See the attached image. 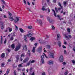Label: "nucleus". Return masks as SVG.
Masks as SVG:
<instances>
[{
    "mask_svg": "<svg viewBox=\"0 0 75 75\" xmlns=\"http://www.w3.org/2000/svg\"><path fill=\"white\" fill-rule=\"evenodd\" d=\"M36 23H38L39 24H40V25H42V21L40 19H38L37 20H36Z\"/></svg>",
    "mask_w": 75,
    "mask_h": 75,
    "instance_id": "obj_1",
    "label": "nucleus"
},
{
    "mask_svg": "<svg viewBox=\"0 0 75 75\" xmlns=\"http://www.w3.org/2000/svg\"><path fill=\"white\" fill-rule=\"evenodd\" d=\"M54 53H52L51 52L50 53H49V58H54Z\"/></svg>",
    "mask_w": 75,
    "mask_h": 75,
    "instance_id": "obj_2",
    "label": "nucleus"
},
{
    "mask_svg": "<svg viewBox=\"0 0 75 75\" xmlns=\"http://www.w3.org/2000/svg\"><path fill=\"white\" fill-rule=\"evenodd\" d=\"M21 44H19L18 45H17L16 46V48L15 49V51H18L20 49V47H21Z\"/></svg>",
    "mask_w": 75,
    "mask_h": 75,
    "instance_id": "obj_3",
    "label": "nucleus"
},
{
    "mask_svg": "<svg viewBox=\"0 0 75 75\" xmlns=\"http://www.w3.org/2000/svg\"><path fill=\"white\" fill-rule=\"evenodd\" d=\"M19 20V18L16 17L15 18V19H14V22L15 23H18V22Z\"/></svg>",
    "mask_w": 75,
    "mask_h": 75,
    "instance_id": "obj_4",
    "label": "nucleus"
},
{
    "mask_svg": "<svg viewBox=\"0 0 75 75\" xmlns=\"http://www.w3.org/2000/svg\"><path fill=\"white\" fill-rule=\"evenodd\" d=\"M41 61L42 64H44V56L42 55L41 56Z\"/></svg>",
    "mask_w": 75,
    "mask_h": 75,
    "instance_id": "obj_5",
    "label": "nucleus"
},
{
    "mask_svg": "<svg viewBox=\"0 0 75 75\" xmlns=\"http://www.w3.org/2000/svg\"><path fill=\"white\" fill-rule=\"evenodd\" d=\"M59 59L60 62H62L64 61V57H63V56L61 55L60 56Z\"/></svg>",
    "mask_w": 75,
    "mask_h": 75,
    "instance_id": "obj_6",
    "label": "nucleus"
},
{
    "mask_svg": "<svg viewBox=\"0 0 75 75\" xmlns=\"http://www.w3.org/2000/svg\"><path fill=\"white\" fill-rule=\"evenodd\" d=\"M58 5L59 6H60L61 8H58V10H61V9H62L63 8V7L61 5V3H58Z\"/></svg>",
    "mask_w": 75,
    "mask_h": 75,
    "instance_id": "obj_7",
    "label": "nucleus"
},
{
    "mask_svg": "<svg viewBox=\"0 0 75 75\" xmlns=\"http://www.w3.org/2000/svg\"><path fill=\"white\" fill-rule=\"evenodd\" d=\"M28 60H29V58L28 57H27L26 59H24L23 61V63H25V62H27Z\"/></svg>",
    "mask_w": 75,
    "mask_h": 75,
    "instance_id": "obj_8",
    "label": "nucleus"
},
{
    "mask_svg": "<svg viewBox=\"0 0 75 75\" xmlns=\"http://www.w3.org/2000/svg\"><path fill=\"white\" fill-rule=\"evenodd\" d=\"M42 51V47L40 46L38 49V51L39 52H40Z\"/></svg>",
    "mask_w": 75,
    "mask_h": 75,
    "instance_id": "obj_9",
    "label": "nucleus"
},
{
    "mask_svg": "<svg viewBox=\"0 0 75 75\" xmlns=\"http://www.w3.org/2000/svg\"><path fill=\"white\" fill-rule=\"evenodd\" d=\"M47 20L49 21V23H52V22L53 21L52 20L50 19V17H47Z\"/></svg>",
    "mask_w": 75,
    "mask_h": 75,
    "instance_id": "obj_10",
    "label": "nucleus"
},
{
    "mask_svg": "<svg viewBox=\"0 0 75 75\" xmlns=\"http://www.w3.org/2000/svg\"><path fill=\"white\" fill-rule=\"evenodd\" d=\"M26 36L28 37H32V34L31 33L28 34H27Z\"/></svg>",
    "mask_w": 75,
    "mask_h": 75,
    "instance_id": "obj_11",
    "label": "nucleus"
},
{
    "mask_svg": "<svg viewBox=\"0 0 75 75\" xmlns=\"http://www.w3.org/2000/svg\"><path fill=\"white\" fill-rule=\"evenodd\" d=\"M61 38V35L60 34H59L57 35V40H59Z\"/></svg>",
    "mask_w": 75,
    "mask_h": 75,
    "instance_id": "obj_12",
    "label": "nucleus"
},
{
    "mask_svg": "<svg viewBox=\"0 0 75 75\" xmlns=\"http://www.w3.org/2000/svg\"><path fill=\"white\" fill-rule=\"evenodd\" d=\"M57 44L59 47H61V42H60L59 40L57 43Z\"/></svg>",
    "mask_w": 75,
    "mask_h": 75,
    "instance_id": "obj_13",
    "label": "nucleus"
},
{
    "mask_svg": "<svg viewBox=\"0 0 75 75\" xmlns=\"http://www.w3.org/2000/svg\"><path fill=\"white\" fill-rule=\"evenodd\" d=\"M53 64V61L50 60L49 61L48 64L49 65H51V64Z\"/></svg>",
    "mask_w": 75,
    "mask_h": 75,
    "instance_id": "obj_14",
    "label": "nucleus"
},
{
    "mask_svg": "<svg viewBox=\"0 0 75 75\" xmlns=\"http://www.w3.org/2000/svg\"><path fill=\"white\" fill-rule=\"evenodd\" d=\"M19 30H20L21 32V33H24L25 32V31H24V30H23V29L22 28H19Z\"/></svg>",
    "mask_w": 75,
    "mask_h": 75,
    "instance_id": "obj_15",
    "label": "nucleus"
},
{
    "mask_svg": "<svg viewBox=\"0 0 75 75\" xmlns=\"http://www.w3.org/2000/svg\"><path fill=\"white\" fill-rule=\"evenodd\" d=\"M24 39L25 41L27 42V36L25 35H24Z\"/></svg>",
    "mask_w": 75,
    "mask_h": 75,
    "instance_id": "obj_16",
    "label": "nucleus"
},
{
    "mask_svg": "<svg viewBox=\"0 0 75 75\" xmlns=\"http://www.w3.org/2000/svg\"><path fill=\"white\" fill-rule=\"evenodd\" d=\"M9 19L10 20V21H13V20H14V19L13 18V17L10 16L9 17Z\"/></svg>",
    "mask_w": 75,
    "mask_h": 75,
    "instance_id": "obj_17",
    "label": "nucleus"
},
{
    "mask_svg": "<svg viewBox=\"0 0 75 75\" xmlns=\"http://www.w3.org/2000/svg\"><path fill=\"white\" fill-rule=\"evenodd\" d=\"M0 43L1 44H3V36H2L1 37Z\"/></svg>",
    "mask_w": 75,
    "mask_h": 75,
    "instance_id": "obj_18",
    "label": "nucleus"
},
{
    "mask_svg": "<svg viewBox=\"0 0 75 75\" xmlns=\"http://www.w3.org/2000/svg\"><path fill=\"white\" fill-rule=\"evenodd\" d=\"M5 57V54L4 53H3L1 55V57L2 58H4V57Z\"/></svg>",
    "mask_w": 75,
    "mask_h": 75,
    "instance_id": "obj_19",
    "label": "nucleus"
},
{
    "mask_svg": "<svg viewBox=\"0 0 75 75\" xmlns=\"http://www.w3.org/2000/svg\"><path fill=\"white\" fill-rule=\"evenodd\" d=\"M11 48L14 49L15 48V45H14V44H13L11 45Z\"/></svg>",
    "mask_w": 75,
    "mask_h": 75,
    "instance_id": "obj_20",
    "label": "nucleus"
},
{
    "mask_svg": "<svg viewBox=\"0 0 75 75\" xmlns=\"http://www.w3.org/2000/svg\"><path fill=\"white\" fill-rule=\"evenodd\" d=\"M23 50H24V48H25V50H26V51H27V45H25V46H24L23 47Z\"/></svg>",
    "mask_w": 75,
    "mask_h": 75,
    "instance_id": "obj_21",
    "label": "nucleus"
},
{
    "mask_svg": "<svg viewBox=\"0 0 75 75\" xmlns=\"http://www.w3.org/2000/svg\"><path fill=\"white\" fill-rule=\"evenodd\" d=\"M52 10L53 11V12L54 13V15L55 17H56L57 15H56V13H55V11H54V9H52Z\"/></svg>",
    "mask_w": 75,
    "mask_h": 75,
    "instance_id": "obj_22",
    "label": "nucleus"
},
{
    "mask_svg": "<svg viewBox=\"0 0 75 75\" xmlns=\"http://www.w3.org/2000/svg\"><path fill=\"white\" fill-rule=\"evenodd\" d=\"M9 72H10V69H8L6 72V75H8V74Z\"/></svg>",
    "mask_w": 75,
    "mask_h": 75,
    "instance_id": "obj_23",
    "label": "nucleus"
},
{
    "mask_svg": "<svg viewBox=\"0 0 75 75\" xmlns=\"http://www.w3.org/2000/svg\"><path fill=\"white\" fill-rule=\"evenodd\" d=\"M57 17H58V18L59 19V20L61 21V20H64V18H60V16H59L57 15Z\"/></svg>",
    "mask_w": 75,
    "mask_h": 75,
    "instance_id": "obj_24",
    "label": "nucleus"
},
{
    "mask_svg": "<svg viewBox=\"0 0 75 75\" xmlns=\"http://www.w3.org/2000/svg\"><path fill=\"white\" fill-rule=\"evenodd\" d=\"M42 9V10H43V11H45V10H47V9L45 8V6H43Z\"/></svg>",
    "mask_w": 75,
    "mask_h": 75,
    "instance_id": "obj_25",
    "label": "nucleus"
},
{
    "mask_svg": "<svg viewBox=\"0 0 75 75\" xmlns=\"http://www.w3.org/2000/svg\"><path fill=\"white\" fill-rule=\"evenodd\" d=\"M35 47H33V49H32V52H33V53H35Z\"/></svg>",
    "mask_w": 75,
    "mask_h": 75,
    "instance_id": "obj_26",
    "label": "nucleus"
},
{
    "mask_svg": "<svg viewBox=\"0 0 75 75\" xmlns=\"http://www.w3.org/2000/svg\"><path fill=\"white\" fill-rule=\"evenodd\" d=\"M1 29H2V30H3V29H4V26L3 25V24H2L1 25Z\"/></svg>",
    "mask_w": 75,
    "mask_h": 75,
    "instance_id": "obj_27",
    "label": "nucleus"
},
{
    "mask_svg": "<svg viewBox=\"0 0 75 75\" xmlns=\"http://www.w3.org/2000/svg\"><path fill=\"white\" fill-rule=\"evenodd\" d=\"M28 29H29L30 30H31V29H32V26H28Z\"/></svg>",
    "mask_w": 75,
    "mask_h": 75,
    "instance_id": "obj_28",
    "label": "nucleus"
},
{
    "mask_svg": "<svg viewBox=\"0 0 75 75\" xmlns=\"http://www.w3.org/2000/svg\"><path fill=\"white\" fill-rule=\"evenodd\" d=\"M67 32H68V33H69L71 32V30L69 28H68L67 29Z\"/></svg>",
    "mask_w": 75,
    "mask_h": 75,
    "instance_id": "obj_29",
    "label": "nucleus"
},
{
    "mask_svg": "<svg viewBox=\"0 0 75 75\" xmlns=\"http://www.w3.org/2000/svg\"><path fill=\"white\" fill-rule=\"evenodd\" d=\"M64 3V7H66V6H67V2H65V1H64L63 2Z\"/></svg>",
    "mask_w": 75,
    "mask_h": 75,
    "instance_id": "obj_30",
    "label": "nucleus"
},
{
    "mask_svg": "<svg viewBox=\"0 0 75 75\" xmlns=\"http://www.w3.org/2000/svg\"><path fill=\"white\" fill-rule=\"evenodd\" d=\"M19 55H17L16 56V58L17 60H18H18H19Z\"/></svg>",
    "mask_w": 75,
    "mask_h": 75,
    "instance_id": "obj_31",
    "label": "nucleus"
},
{
    "mask_svg": "<svg viewBox=\"0 0 75 75\" xmlns=\"http://www.w3.org/2000/svg\"><path fill=\"white\" fill-rule=\"evenodd\" d=\"M50 47L51 46L50 45H47V49H50Z\"/></svg>",
    "mask_w": 75,
    "mask_h": 75,
    "instance_id": "obj_32",
    "label": "nucleus"
},
{
    "mask_svg": "<svg viewBox=\"0 0 75 75\" xmlns=\"http://www.w3.org/2000/svg\"><path fill=\"white\" fill-rule=\"evenodd\" d=\"M10 40H11V41H13V40H14V38L13 36H11V38H10Z\"/></svg>",
    "mask_w": 75,
    "mask_h": 75,
    "instance_id": "obj_33",
    "label": "nucleus"
},
{
    "mask_svg": "<svg viewBox=\"0 0 75 75\" xmlns=\"http://www.w3.org/2000/svg\"><path fill=\"white\" fill-rule=\"evenodd\" d=\"M6 51H8V52H10V51H11V49H6Z\"/></svg>",
    "mask_w": 75,
    "mask_h": 75,
    "instance_id": "obj_34",
    "label": "nucleus"
},
{
    "mask_svg": "<svg viewBox=\"0 0 75 75\" xmlns=\"http://www.w3.org/2000/svg\"><path fill=\"white\" fill-rule=\"evenodd\" d=\"M68 74V71H67L64 73V75H67Z\"/></svg>",
    "mask_w": 75,
    "mask_h": 75,
    "instance_id": "obj_35",
    "label": "nucleus"
},
{
    "mask_svg": "<svg viewBox=\"0 0 75 75\" xmlns=\"http://www.w3.org/2000/svg\"><path fill=\"white\" fill-rule=\"evenodd\" d=\"M57 9L58 8H56V7H55V10L56 11V13H58V12Z\"/></svg>",
    "mask_w": 75,
    "mask_h": 75,
    "instance_id": "obj_36",
    "label": "nucleus"
},
{
    "mask_svg": "<svg viewBox=\"0 0 75 75\" xmlns=\"http://www.w3.org/2000/svg\"><path fill=\"white\" fill-rule=\"evenodd\" d=\"M30 40H31V41H33L34 40H35V38L34 37H32L30 38Z\"/></svg>",
    "mask_w": 75,
    "mask_h": 75,
    "instance_id": "obj_37",
    "label": "nucleus"
},
{
    "mask_svg": "<svg viewBox=\"0 0 75 75\" xmlns=\"http://www.w3.org/2000/svg\"><path fill=\"white\" fill-rule=\"evenodd\" d=\"M27 8L28 11H29V12L31 11V8Z\"/></svg>",
    "mask_w": 75,
    "mask_h": 75,
    "instance_id": "obj_38",
    "label": "nucleus"
},
{
    "mask_svg": "<svg viewBox=\"0 0 75 75\" xmlns=\"http://www.w3.org/2000/svg\"><path fill=\"white\" fill-rule=\"evenodd\" d=\"M31 63V61H30L27 64V65L29 66L30 65V63Z\"/></svg>",
    "mask_w": 75,
    "mask_h": 75,
    "instance_id": "obj_39",
    "label": "nucleus"
},
{
    "mask_svg": "<svg viewBox=\"0 0 75 75\" xmlns=\"http://www.w3.org/2000/svg\"><path fill=\"white\" fill-rule=\"evenodd\" d=\"M4 65H5V64L3 63L1 64V67H4Z\"/></svg>",
    "mask_w": 75,
    "mask_h": 75,
    "instance_id": "obj_40",
    "label": "nucleus"
},
{
    "mask_svg": "<svg viewBox=\"0 0 75 75\" xmlns=\"http://www.w3.org/2000/svg\"><path fill=\"white\" fill-rule=\"evenodd\" d=\"M9 32H11V31H12V28H9Z\"/></svg>",
    "mask_w": 75,
    "mask_h": 75,
    "instance_id": "obj_41",
    "label": "nucleus"
},
{
    "mask_svg": "<svg viewBox=\"0 0 75 75\" xmlns=\"http://www.w3.org/2000/svg\"><path fill=\"white\" fill-rule=\"evenodd\" d=\"M18 67L19 68H20V67H23V66H22L21 64H20L18 65Z\"/></svg>",
    "mask_w": 75,
    "mask_h": 75,
    "instance_id": "obj_42",
    "label": "nucleus"
},
{
    "mask_svg": "<svg viewBox=\"0 0 75 75\" xmlns=\"http://www.w3.org/2000/svg\"><path fill=\"white\" fill-rule=\"evenodd\" d=\"M15 27L16 28V30H18V27L16 25H15Z\"/></svg>",
    "mask_w": 75,
    "mask_h": 75,
    "instance_id": "obj_43",
    "label": "nucleus"
},
{
    "mask_svg": "<svg viewBox=\"0 0 75 75\" xmlns=\"http://www.w3.org/2000/svg\"><path fill=\"white\" fill-rule=\"evenodd\" d=\"M34 62H35V60H32L31 62H30V63H34Z\"/></svg>",
    "mask_w": 75,
    "mask_h": 75,
    "instance_id": "obj_44",
    "label": "nucleus"
},
{
    "mask_svg": "<svg viewBox=\"0 0 75 75\" xmlns=\"http://www.w3.org/2000/svg\"><path fill=\"white\" fill-rule=\"evenodd\" d=\"M43 54L44 55H45V57L46 58H48V57H47V56L46 55V54L44 53H43Z\"/></svg>",
    "mask_w": 75,
    "mask_h": 75,
    "instance_id": "obj_45",
    "label": "nucleus"
},
{
    "mask_svg": "<svg viewBox=\"0 0 75 75\" xmlns=\"http://www.w3.org/2000/svg\"><path fill=\"white\" fill-rule=\"evenodd\" d=\"M52 30H54L55 29V27H54V26L52 25Z\"/></svg>",
    "mask_w": 75,
    "mask_h": 75,
    "instance_id": "obj_46",
    "label": "nucleus"
},
{
    "mask_svg": "<svg viewBox=\"0 0 75 75\" xmlns=\"http://www.w3.org/2000/svg\"><path fill=\"white\" fill-rule=\"evenodd\" d=\"M64 54H67V51H66V50H64Z\"/></svg>",
    "mask_w": 75,
    "mask_h": 75,
    "instance_id": "obj_47",
    "label": "nucleus"
},
{
    "mask_svg": "<svg viewBox=\"0 0 75 75\" xmlns=\"http://www.w3.org/2000/svg\"><path fill=\"white\" fill-rule=\"evenodd\" d=\"M15 36H16V35H15V34L13 33L12 35V37H15Z\"/></svg>",
    "mask_w": 75,
    "mask_h": 75,
    "instance_id": "obj_48",
    "label": "nucleus"
},
{
    "mask_svg": "<svg viewBox=\"0 0 75 75\" xmlns=\"http://www.w3.org/2000/svg\"><path fill=\"white\" fill-rule=\"evenodd\" d=\"M72 62L73 63V64H75V61L74 60H72Z\"/></svg>",
    "mask_w": 75,
    "mask_h": 75,
    "instance_id": "obj_49",
    "label": "nucleus"
},
{
    "mask_svg": "<svg viewBox=\"0 0 75 75\" xmlns=\"http://www.w3.org/2000/svg\"><path fill=\"white\" fill-rule=\"evenodd\" d=\"M62 47L63 48H66V47L64 45H62Z\"/></svg>",
    "mask_w": 75,
    "mask_h": 75,
    "instance_id": "obj_50",
    "label": "nucleus"
},
{
    "mask_svg": "<svg viewBox=\"0 0 75 75\" xmlns=\"http://www.w3.org/2000/svg\"><path fill=\"white\" fill-rule=\"evenodd\" d=\"M42 75H45V72H43Z\"/></svg>",
    "mask_w": 75,
    "mask_h": 75,
    "instance_id": "obj_51",
    "label": "nucleus"
},
{
    "mask_svg": "<svg viewBox=\"0 0 75 75\" xmlns=\"http://www.w3.org/2000/svg\"><path fill=\"white\" fill-rule=\"evenodd\" d=\"M48 11L49 13L50 12V9L49 8H48Z\"/></svg>",
    "mask_w": 75,
    "mask_h": 75,
    "instance_id": "obj_52",
    "label": "nucleus"
},
{
    "mask_svg": "<svg viewBox=\"0 0 75 75\" xmlns=\"http://www.w3.org/2000/svg\"><path fill=\"white\" fill-rule=\"evenodd\" d=\"M21 57H24V55L23 54H21Z\"/></svg>",
    "mask_w": 75,
    "mask_h": 75,
    "instance_id": "obj_53",
    "label": "nucleus"
},
{
    "mask_svg": "<svg viewBox=\"0 0 75 75\" xmlns=\"http://www.w3.org/2000/svg\"><path fill=\"white\" fill-rule=\"evenodd\" d=\"M64 44H65V45H67V43L66 42H64Z\"/></svg>",
    "mask_w": 75,
    "mask_h": 75,
    "instance_id": "obj_54",
    "label": "nucleus"
},
{
    "mask_svg": "<svg viewBox=\"0 0 75 75\" xmlns=\"http://www.w3.org/2000/svg\"><path fill=\"white\" fill-rule=\"evenodd\" d=\"M23 1H24V3H25V4H27V3H26V1L25 0H24Z\"/></svg>",
    "mask_w": 75,
    "mask_h": 75,
    "instance_id": "obj_55",
    "label": "nucleus"
},
{
    "mask_svg": "<svg viewBox=\"0 0 75 75\" xmlns=\"http://www.w3.org/2000/svg\"><path fill=\"white\" fill-rule=\"evenodd\" d=\"M4 17L5 18H7V16H6V15H4Z\"/></svg>",
    "mask_w": 75,
    "mask_h": 75,
    "instance_id": "obj_56",
    "label": "nucleus"
},
{
    "mask_svg": "<svg viewBox=\"0 0 75 75\" xmlns=\"http://www.w3.org/2000/svg\"><path fill=\"white\" fill-rule=\"evenodd\" d=\"M62 64H63V65H65V64H66V62H63Z\"/></svg>",
    "mask_w": 75,
    "mask_h": 75,
    "instance_id": "obj_57",
    "label": "nucleus"
},
{
    "mask_svg": "<svg viewBox=\"0 0 75 75\" xmlns=\"http://www.w3.org/2000/svg\"><path fill=\"white\" fill-rule=\"evenodd\" d=\"M53 2L55 3L57 2V0H53Z\"/></svg>",
    "mask_w": 75,
    "mask_h": 75,
    "instance_id": "obj_58",
    "label": "nucleus"
},
{
    "mask_svg": "<svg viewBox=\"0 0 75 75\" xmlns=\"http://www.w3.org/2000/svg\"><path fill=\"white\" fill-rule=\"evenodd\" d=\"M20 61L21 62H22L23 61V59L22 58H20Z\"/></svg>",
    "mask_w": 75,
    "mask_h": 75,
    "instance_id": "obj_59",
    "label": "nucleus"
},
{
    "mask_svg": "<svg viewBox=\"0 0 75 75\" xmlns=\"http://www.w3.org/2000/svg\"><path fill=\"white\" fill-rule=\"evenodd\" d=\"M2 2L4 4H5V1H4V0H2Z\"/></svg>",
    "mask_w": 75,
    "mask_h": 75,
    "instance_id": "obj_60",
    "label": "nucleus"
},
{
    "mask_svg": "<svg viewBox=\"0 0 75 75\" xmlns=\"http://www.w3.org/2000/svg\"><path fill=\"white\" fill-rule=\"evenodd\" d=\"M14 75H17V74H16V71H14Z\"/></svg>",
    "mask_w": 75,
    "mask_h": 75,
    "instance_id": "obj_61",
    "label": "nucleus"
},
{
    "mask_svg": "<svg viewBox=\"0 0 75 75\" xmlns=\"http://www.w3.org/2000/svg\"><path fill=\"white\" fill-rule=\"evenodd\" d=\"M9 16H12V14L11 13H10L9 14Z\"/></svg>",
    "mask_w": 75,
    "mask_h": 75,
    "instance_id": "obj_62",
    "label": "nucleus"
},
{
    "mask_svg": "<svg viewBox=\"0 0 75 75\" xmlns=\"http://www.w3.org/2000/svg\"><path fill=\"white\" fill-rule=\"evenodd\" d=\"M37 44H38L37 43H36L35 44V47H36L37 46Z\"/></svg>",
    "mask_w": 75,
    "mask_h": 75,
    "instance_id": "obj_63",
    "label": "nucleus"
},
{
    "mask_svg": "<svg viewBox=\"0 0 75 75\" xmlns=\"http://www.w3.org/2000/svg\"><path fill=\"white\" fill-rule=\"evenodd\" d=\"M31 75H35L34 74V72H33L32 74Z\"/></svg>",
    "mask_w": 75,
    "mask_h": 75,
    "instance_id": "obj_64",
    "label": "nucleus"
}]
</instances>
